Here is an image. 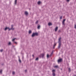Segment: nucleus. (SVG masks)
I'll return each instance as SVG.
<instances>
[{
  "mask_svg": "<svg viewBox=\"0 0 76 76\" xmlns=\"http://www.w3.org/2000/svg\"><path fill=\"white\" fill-rule=\"evenodd\" d=\"M62 25H65V24L64 23V22H62Z\"/></svg>",
  "mask_w": 76,
  "mask_h": 76,
  "instance_id": "18",
  "label": "nucleus"
},
{
  "mask_svg": "<svg viewBox=\"0 0 76 76\" xmlns=\"http://www.w3.org/2000/svg\"><path fill=\"white\" fill-rule=\"evenodd\" d=\"M22 59H23V58H24V57H23V56L22 57Z\"/></svg>",
  "mask_w": 76,
  "mask_h": 76,
  "instance_id": "37",
  "label": "nucleus"
},
{
  "mask_svg": "<svg viewBox=\"0 0 76 76\" xmlns=\"http://www.w3.org/2000/svg\"><path fill=\"white\" fill-rule=\"evenodd\" d=\"M38 23V21H37L36 22V24H37V23Z\"/></svg>",
  "mask_w": 76,
  "mask_h": 76,
  "instance_id": "25",
  "label": "nucleus"
},
{
  "mask_svg": "<svg viewBox=\"0 0 76 76\" xmlns=\"http://www.w3.org/2000/svg\"><path fill=\"white\" fill-rule=\"evenodd\" d=\"M0 73L1 74H2V70L1 69L0 71Z\"/></svg>",
  "mask_w": 76,
  "mask_h": 76,
  "instance_id": "16",
  "label": "nucleus"
},
{
  "mask_svg": "<svg viewBox=\"0 0 76 76\" xmlns=\"http://www.w3.org/2000/svg\"><path fill=\"white\" fill-rule=\"evenodd\" d=\"M53 76H55L56 75V74H55V73H53Z\"/></svg>",
  "mask_w": 76,
  "mask_h": 76,
  "instance_id": "13",
  "label": "nucleus"
},
{
  "mask_svg": "<svg viewBox=\"0 0 76 76\" xmlns=\"http://www.w3.org/2000/svg\"><path fill=\"white\" fill-rule=\"evenodd\" d=\"M8 29H9V27H6L4 29V31H7V30Z\"/></svg>",
  "mask_w": 76,
  "mask_h": 76,
  "instance_id": "6",
  "label": "nucleus"
},
{
  "mask_svg": "<svg viewBox=\"0 0 76 76\" xmlns=\"http://www.w3.org/2000/svg\"><path fill=\"white\" fill-rule=\"evenodd\" d=\"M12 28H9H9H8V31H10V30H12Z\"/></svg>",
  "mask_w": 76,
  "mask_h": 76,
  "instance_id": "21",
  "label": "nucleus"
},
{
  "mask_svg": "<svg viewBox=\"0 0 76 76\" xmlns=\"http://www.w3.org/2000/svg\"><path fill=\"white\" fill-rule=\"evenodd\" d=\"M13 28V25H12L11 28Z\"/></svg>",
  "mask_w": 76,
  "mask_h": 76,
  "instance_id": "29",
  "label": "nucleus"
},
{
  "mask_svg": "<svg viewBox=\"0 0 76 76\" xmlns=\"http://www.w3.org/2000/svg\"><path fill=\"white\" fill-rule=\"evenodd\" d=\"M28 32H29V34H31V33L32 32V31H31V30H29V31Z\"/></svg>",
  "mask_w": 76,
  "mask_h": 76,
  "instance_id": "11",
  "label": "nucleus"
},
{
  "mask_svg": "<svg viewBox=\"0 0 76 76\" xmlns=\"http://www.w3.org/2000/svg\"><path fill=\"white\" fill-rule=\"evenodd\" d=\"M58 63H60V62H61L62 61V59L60 58L59 59L58 61Z\"/></svg>",
  "mask_w": 76,
  "mask_h": 76,
  "instance_id": "4",
  "label": "nucleus"
},
{
  "mask_svg": "<svg viewBox=\"0 0 76 76\" xmlns=\"http://www.w3.org/2000/svg\"><path fill=\"white\" fill-rule=\"evenodd\" d=\"M12 29V30H14V28H11Z\"/></svg>",
  "mask_w": 76,
  "mask_h": 76,
  "instance_id": "36",
  "label": "nucleus"
},
{
  "mask_svg": "<svg viewBox=\"0 0 76 76\" xmlns=\"http://www.w3.org/2000/svg\"><path fill=\"white\" fill-rule=\"evenodd\" d=\"M38 60V57L37 58L35 59V60Z\"/></svg>",
  "mask_w": 76,
  "mask_h": 76,
  "instance_id": "24",
  "label": "nucleus"
},
{
  "mask_svg": "<svg viewBox=\"0 0 76 76\" xmlns=\"http://www.w3.org/2000/svg\"><path fill=\"white\" fill-rule=\"evenodd\" d=\"M14 43H15V44H17V43L16 42H13Z\"/></svg>",
  "mask_w": 76,
  "mask_h": 76,
  "instance_id": "34",
  "label": "nucleus"
},
{
  "mask_svg": "<svg viewBox=\"0 0 76 76\" xmlns=\"http://www.w3.org/2000/svg\"><path fill=\"white\" fill-rule=\"evenodd\" d=\"M37 28H38V29H39L40 28V25L38 26Z\"/></svg>",
  "mask_w": 76,
  "mask_h": 76,
  "instance_id": "17",
  "label": "nucleus"
},
{
  "mask_svg": "<svg viewBox=\"0 0 76 76\" xmlns=\"http://www.w3.org/2000/svg\"><path fill=\"white\" fill-rule=\"evenodd\" d=\"M47 58H48V57H49V55H48V54L47 55Z\"/></svg>",
  "mask_w": 76,
  "mask_h": 76,
  "instance_id": "27",
  "label": "nucleus"
},
{
  "mask_svg": "<svg viewBox=\"0 0 76 76\" xmlns=\"http://www.w3.org/2000/svg\"><path fill=\"white\" fill-rule=\"evenodd\" d=\"M3 49H1V50H0V52H3Z\"/></svg>",
  "mask_w": 76,
  "mask_h": 76,
  "instance_id": "26",
  "label": "nucleus"
},
{
  "mask_svg": "<svg viewBox=\"0 0 76 76\" xmlns=\"http://www.w3.org/2000/svg\"><path fill=\"white\" fill-rule=\"evenodd\" d=\"M38 4H41V1H39L38 2Z\"/></svg>",
  "mask_w": 76,
  "mask_h": 76,
  "instance_id": "14",
  "label": "nucleus"
},
{
  "mask_svg": "<svg viewBox=\"0 0 76 76\" xmlns=\"http://www.w3.org/2000/svg\"><path fill=\"white\" fill-rule=\"evenodd\" d=\"M74 76H76V75H75Z\"/></svg>",
  "mask_w": 76,
  "mask_h": 76,
  "instance_id": "42",
  "label": "nucleus"
},
{
  "mask_svg": "<svg viewBox=\"0 0 76 76\" xmlns=\"http://www.w3.org/2000/svg\"><path fill=\"white\" fill-rule=\"evenodd\" d=\"M57 30H58V27H56L55 29V32H57Z\"/></svg>",
  "mask_w": 76,
  "mask_h": 76,
  "instance_id": "5",
  "label": "nucleus"
},
{
  "mask_svg": "<svg viewBox=\"0 0 76 76\" xmlns=\"http://www.w3.org/2000/svg\"><path fill=\"white\" fill-rule=\"evenodd\" d=\"M53 73H55V69H53L52 70Z\"/></svg>",
  "mask_w": 76,
  "mask_h": 76,
  "instance_id": "15",
  "label": "nucleus"
},
{
  "mask_svg": "<svg viewBox=\"0 0 76 76\" xmlns=\"http://www.w3.org/2000/svg\"><path fill=\"white\" fill-rule=\"evenodd\" d=\"M75 29H76V25H75Z\"/></svg>",
  "mask_w": 76,
  "mask_h": 76,
  "instance_id": "32",
  "label": "nucleus"
},
{
  "mask_svg": "<svg viewBox=\"0 0 76 76\" xmlns=\"http://www.w3.org/2000/svg\"><path fill=\"white\" fill-rule=\"evenodd\" d=\"M25 72L26 73V72H27V70H25Z\"/></svg>",
  "mask_w": 76,
  "mask_h": 76,
  "instance_id": "33",
  "label": "nucleus"
},
{
  "mask_svg": "<svg viewBox=\"0 0 76 76\" xmlns=\"http://www.w3.org/2000/svg\"><path fill=\"white\" fill-rule=\"evenodd\" d=\"M62 19V16H61L60 18V19Z\"/></svg>",
  "mask_w": 76,
  "mask_h": 76,
  "instance_id": "31",
  "label": "nucleus"
},
{
  "mask_svg": "<svg viewBox=\"0 0 76 76\" xmlns=\"http://www.w3.org/2000/svg\"><path fill=\"white\" fill-rule=\"evenodd\" d=\"M68 70H69V72H70V71H71L70 68H68Z\"/></svg>",
  "mask_w": 76,
  "mask_h": 76,
  "instance_id": "22",
  "label": "nucleus"
},
{
  "mask_svg": "<svg viewBox=\"0 0 76 76\" xmlns=\"http://www.w3.org/2000/svg\"><path fill=\"white\" fill-rule=\"evenodd\" d=\"M56 43H54V45H53V48H54L56 45Z\"/></svg>",
  "mask_w": 76,
  "mask_h": 76,
  "instance_id": "9",
  "label": "nucleus"
},
{
  "mask_svg": "<svg viewBox=\"0 0 76 76\" xmlns=\"http://www.w3.org/2000/svg\"><path fill=\"white\" fill-rule=\"evenodd\" d=\"M53 54V51L52 52L51 54Z\"/></svg>",
  "mask_w": 76,
  "mask_h": 76,
  "instance_id": "39",
  "label": "nucleus"
},
{
  "mask_svg": "<svg viewBox=\"0 0 76 76\" xmlns=\"http://www.w3.org/2000/svg\"><path fill=\"white\" fill-rule=\"evenodd\" d=\"M61 70H62V69H61Z\"/></svg>",
  "mask_w": 76,
  "mask_h": 76,
  "instance_id": "41",
  "label": "nucleus"
},
{
  "mask_svg": "<svg viewBox=\"0 0 76 76\" xmlns=\"http://www.w3.org/2000/svg\"><path fill=\"white\" fill-rule=\"evenodd\" d=\"M48 25L49 26H51V25H52V23H48Z\"/></svg>",
  "mask_w": 76,
  "mask_h": 76,
  "instance_id": "7",
  "label": "nucleus"
},
{
  "mask_svg": "<svg viewBox=\"0 0 76 76\" xmlns=\"http://www.w3.org/2000/svg\"><path fill=\"white\" fill-rule=\"evenodd\" d=\"M69 1H70V0H67V2H69Z\"/></svg>",
  "mask_w": 76,
  "mask_h": 76,
  "instance_id": "35",
  "label": "nucleus"
},
{
  "mask_svg": "<svg viewBox=\"0 0 76 76\" xmlns=\"http://www.w3.org/2000/svg\"><path fill=\"white\" fill-rule=\"evenodd\" d=\"M61 37H60L58 39V43H59L58 48H60L61 47Z\"/></svg>",
  "mask_w": 76,
  "mask_h": 76,
  "instance_id": "1",
  "label": "nucleus"
},
{
  "mask_svg": "<svg viewBox=\"0 0 76 76\" xmlns=\"http://www.w3.org/2000/svg\"><path fill=\"white\" fill-rule=\"evenodd\" d=\"M32 56H33V57H34V55H32Z\"/></svg>",
  "mask_w": 76,
  "mask_h": 76,
  "instance_id": "40",
  "label": "nucleus"
},
{
  "mask_svg": "<svg viewBox=\"0 0 76 76\" xmlns=\"http://www.w3.org/2000/svg\"><path fill=\"white\" fill-rule=\"evenodd\" d=\"M65 21H66V19H64L62 22H65Z\"/></svg>",
  "mask_w": 76,
  "mask_h": 76,
  "instance_id": "19",
  "label": "nucleus"
},
{
  "mask_svg": "<svg viewBox=\"0 0 76 76\" xmlns=\"http://www.w3.org/2000/svg\"><path fill=\"white\" fill-rule=\"evenodd\" d=\"M25 14L26 15H28V13L26 11L25 12Z\"/></svg>",
  "mask_w": 76,
  "mask_h": 76,
  "instance_id": "10",
  "label": "nucleus"
},
{
  "mask_svg": "<svg viewBox=\"0 0 76 76\" xmlns=\"http://www.w3.org/2000/svg\"><path fill=\"white\" fill-rule=\"evenodd\" d=\"M60 30H59V31H58V32H60Z\"/></svg>",
  "mask_w": 76,
  "mask_h": 76,
  "instance_id": "38",
  "label": "nucleus"
},
{
  "mask_svg": "<svg viewBox=\"0 0 76 76\" xmlns=\"http://www.w3.org/2000/svg\"><path fill=\"white\" fill-rule=\"evenodd\" d=\"M57 67H58L57 66H55L54 67H56V68H57Z\"/></svg>",
  "mask_w": 76,
  "mask_h": 76,
  "instance_id": "30",
  "label": "nucleus"
},
{
  "mask_svg": "<svg viewBox=\"0 0 76 76\" xmlns=\"http://www.w3.org/2000/svg\"><path fill=\"white\" fill-rule=\"evenodd\" d=\"M12 74H13V75H15V72H13Z\"/></svg>",
  "mask_w": 76,
  "mask_h": 76,
  "instance_id": "23",
  "label": "nucleus"
},
{
  "mask_svg": "<svg viewBox=\"0 0 76 76\" xmlns=\"http://www.w3.org/2000/svg\"><path fill=\"white\" fill-rule=\"evenodd\" d=\"M38 33H33L31 35L32 37H34L35 36H38Z\"/></svg>",
  "mask_w": 76,
  "mask_h": 76,
  "instance_id": "2",
  "label": "nucleus"
},
{
  "mask_svg": "<svg viewBox=\"0 0 76 76\" xmlns=\"http://www.w3.org/2000/svg\"><path fill=\"white\" fill-rule=\"evenodd\" d=\"M8 45H11V42H9L8 43Z\"/></svg>",
  "mask_w": 76,
  "mask_h": 76,
  "instance_id": "28",
  "label": "nucleus"
},
{
  "mask_svg": "<svg viewBox=\"0 0 76 76\" xmlns=\"http://www.w3.org/2000/svg\"><path fill=\"white\" fill-rule=\"evenodd\" d=\"M16 39V38H15L12 39V42H15V39Z\"/></svg>",
  "mask_w": 76,
  "mask_h": 76,
  "instance_id": "8",
  "label": "nucleus"
},
{
  "mask_svg": "<svg viewBox=\"0 0 76 76\" xmlns=\"http://www.w3.org/2000/svg\"><path fill=\"white\" fill-rule=\"evenodd\" d=\"M17 3V0H15V4H16Z\"/></svg>",
  "mask_w": 76,
  "mask_h": 76,
  "instance_id": "12",
  "label": "nucleus"
},
{
  "mask_svg": "<svg viewBox=\"0 0 76 76\" xmlns=\"http://www.w3.org/2000/svg\"><path fill=\"white\" fill-rule=\"evenodd\" d=\"M19 61L20 63H21V60L20 59V58H19Z\"/></svg>",
  "mask_w": 76,
  "mask_h": 76,
  "instance_id": "20",
  "label": "nucleus"
},
{
  "mask_svg": "<svg viewBox=\"0 0 76 76\" xmlns=\"http://www.w3.org/2000/svg\"><path fill=\"white\" fill-rule=\"evenodd\" d=\"M44 56H45V54H44V53H42V54L39 56V57H42V58H43Z\"/></svg>",
  "mask_w": 76,
  "mask_h": 76,
  "instance_id": "3",
  "label": "nucleus"
}]
</instances>
